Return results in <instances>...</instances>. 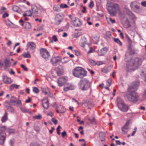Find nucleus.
<instances>
[{"label": "nucleus", "instance_id": "obj_1", "mask_svg": "<svg viewBox=\"0 0 146 146\" xmlns=\"http://www.w3.org/2000/svg\"><path fill=\"white\" fill-rule=\"evenodd\" d=\"M124 97L129 101L135 103L139 99V97L138 94L134 91L129 90L124 95Z\"/></svg>", "mask_w": 146, "mask_h": 146}, {"label": "nucleus", "instance_id": "obj_2", "mask_svg": "<svg viewBox=\"0 0 146 146\" xmlns=\"http://www.w3.org/2000/svg\"><path fill=\"white\" fill-rule=\"evenodd\" d=\"M78 88L80 90L86 91L89 88L91 89V83L89 80L86 78L80 80L78 84Z\"/></svg>", "mask_w": 146, "mask_h": 146}, {"label": "nucleus", "instance_id": "obj_3", "mask_svg": "<svg viewBox=\"0 0 146 146\" xmlns=\"http://www.w3.org/2000/svg\"><path fill=\"white\" fill-rule=\"evenodd\" d=\"M86 72L83 68L80 67H76L72 72L73 75L74 76L80 78L86 76Z\"/></svg>", "mask_w": 146, "mask_h": 146}, {"label": "nucleus", "instance_id": "obj_4", "mask_svg": "<svg viewBox=\"0 0 146 146\" xmlns=\"http://www.w3.org/2000/svg\"><path fill=\"white\" fill-rule=\"evenodd\" d=\"M117 105L121 111L126 112L128 111L129 108L128 106L125 104L121 98H117Z\"/></svg>", "mask_w": 146, "mask_h": 146}, {"label": "nucleus", "instance_id": "obj_5", "mask_svg": "<svg viewBox=\"0 0 146 146\" xmlns=\"http://www.w3.org/2000/svg\"><path fill=\"white\" fill-rule=\"evenodd\" d=\"M107 7L110 14L115 16L116 14L117 10L119 8V5L117 4L109 3H108Z\"/></svg>", "mask_w": 146, "mask_h": 146}, {"label": "nucleus", "instance_id": "obj_6", "mask_svg": "<svg viewBox=\"0 0 146 146\" xmlns=\"http://www.w3.org/2000/svg\"><path fill=\"white\" fill-rule=\"evenodd\" d=\"M124 67L125 70L129 72L134 71L136 69L131 59L127 61Z\"/></svg>", "mask_w": 146, "mask_h": 146}, {"label": "nucleus", "instance_id": "obj_7", "mask_svg": "<svg viewBox=\"0 0 146 146\" xmlns=\"http://www.w3.org/2000/svg\"><path fill=\"white\" fill-rule=\"evenodd\" d=\"M130 7L131 9L134 11L138 13L140 12L141 9L138 5V3L136 1H133L131 3Z\"/></svg>", "mask_w": 146, "mask_h": 146}, {"label": "nucleus", "instance_id": "obj_8", "mask_svg": "<svg viewBox=\"0 0 146 146\" xmlns=\"http://www.w3.org/2000/svg\"><path fill=\"white\" fill-rule=\"evenodd\" d=\"M40 53L41 56L46 60H47L50 56V53L46 48H40Z\"/></svg>", "mask_w": 146, "mask_h": 146}, {"label": "nucleus", "instance_id": "obj_9", "mask_svg": "<svg viewBox=\"0 0 146 146\" xmlns=\"http://www.w3.org/2000/svg\"><path fill=\"white\" fill-rule=\"evenodd\" d=\"M139 84V82L138 81L134 82L132 83L131 86H129L128 90L135 92L137 89Z\"/></svg>", "mask_w": 146, "mask_h": 146}, {"label": "nucleus", "instance_id": "obj_10", "mask_svg": "<svg viewBox=\"0 0 146 146\" xmlns=\"http://www.w3.org/2000/svg\"><path fill=\"white\" fill-rule=\"evenodd\" d=\"M131 59L132 62H133L134 64L135 67L136 69L137 68L138 66L141 65L142 61L140 58H136L134 59Z\"/></svg>", "mask_w": 146, "mask_h": 146}, {"label": "nucleus", "instance_id": "obj_11", "mask_svg": "<svg viewBox=\"0 0 146 146\" xmlns=\"http://www.w3.org/2000/svg\"><path fill=\"white\" fill-rule=\"evenodd\" d=\"M64 17V15L63 14L59 13L57 14L56 16V23L57 25H59L62 21Z\"/></svg>", "mask_w": 146, "mask_h": 146}, {"label": "nucleus", "instance_id": "obj_12", "mask_svg": "<svg viewBox=\"0 0 146 146\" xmlns=\"http://www.w3.org/2000/svg\"><path fill=\"white\" fill-rule=\"evenodd\" d=\"M61 60V58L59 56H57L52 58L50 62L52 64L56 66L58 64Z\"/></svg>", "mask_w": 146, "mask_h": 146}, {"label": "nucleus", "instance_id": "obj_13", "mask_svg": "<svg viewBox=\"0 0 146 146\" xmlns=\"http://www.w3.org/2000/svg\"><path fill=\"white\" fill-rule=\"evenodd\" d=\"M68 80V78L66 76H63L59 78L58 82L59 86H61L66 83Z\"/></svg>", "mask_w": 146, "mask_h": 146}, {"label": "nucleus", "instance_id": "obj_14", "mask_svg": "<svg viewBox=\"0 0 146 146\" xmlns=\"http://www.w3.org/2000/svg\"><path fill=\"white\" fill-rule=\"evenodd\" d=\"M135 50L134 47L132 45L129 46L128 52L126 53L127 55H132L135 54Z\"/></svg>", "mask_w": 146, "mask_h": 146}, {"label": "nucleus", "instance_id": "obj_15", "mask_svg": "<svg viewBox=\"0 0 146 146\" xmlns=\"http://www.w3.org/2000/svg\"><path fill=\"white\" fill-rule=\"evenodd\" d=\"M42 104L43 107L46 109H47L49 107L48 101L46 98H44L42 101Z\"/></svg>", "mask_w": 146, "mask_h": 146}, {"label": "nucleus", "instance_id": "obj_16", "mask_svg": "<svg viewBox=\"0 0 146 146\" xmlns=\"http://www.w3.org/2000/svg\"><path fill=\"white\" fill-rule=\"evenodd\" d=\"M56 111L58 113H63L65 112L66 110L61 106H56Z\"/></svg>", "mask_w": 146, "mask_h": 146}, {"label": "nucleus", "instance_id": "obj_17", "mask_svg": "<svg viewBox=\"0 0 146 146\" xmlns=\"http://www.w3.org/2000/svg\"><path fill=\"white\" fill-rule=\"evenodd\" d=\"M74 89V87L73 85L68 84L65 86L64 88V90L65 92H67L69 90H73Z\"/></svg>", "mask_w": 146, "mask_h": 146}, {"label": "nucleus", "instance_id": "obj_18", "mask_svg": "<svg viewBox=\"0 0 146 146\" xmlns=\"http://www.w3.org/2000/svg\"><path fill=\"white\" fill-rule=\"evenodd\" d=\"M108 50V48L106 47H104L102 48L100 50V51L98 52V55L100 56L105 55L107 52Z\"/></svg>", "mask_w": 146, "mask_h": 146}, {"label": "nucleus", "instance_id": "obj_19", "mask_svg": "<svg viewBox=\"0 0 146 146\" xmlns=\"http://www.w3.org/2000/svg\"><path fill=\"white\" fill-rule=\"evenodd\" d=\"M6 137V135L5 133H2L0 134V144L2 145L4 143Z\"/></svg>", "mask_w": 146, "mask_h": 146}, {"label": "nucleus", "instance_id": "obj_20", "mask_svg": "<svg viewBox=\"0 0 146 146\" xmlns=\"http://www.w3.org/2000/svg\"><path fill=\"white\" fill-rule=\"evenodd\" d=\"M5 67L4 68L6 70L9 67L11 66V62L10 60L7 58H5L4 60Z\"/></svg>", "mask_w": 146, "mask_h": 146}, {"label": "nucleus", "instance_id": "obj_21", "mask_svg": "<svg viewBox=\"0 0 146 146\" xmlns=\"http://www.w3.org/2000/svg\"><path fill=\"white\" fill-rule=\"evenodd\" d=\"M38 9L37 7L35 5H33L31 6V10L32 12L36 16H38Z\"/></svg>", "mask_w": 146, "mask_h": 146}, {"label": "nucleus", "instance_id": "obj_22", "mask_svg": "<svg viewBox=\"0 0 146 146\" xmlns=\"http://www.w3.org/2000/svg\"><path fill=\"white\" fill-rule=\"evenodd\" d=\"M3 78L4 82L6 84H10L11 83V79L7 76H3Z\"/></svg>", "mask_w": 146, "mask_h": 146}, {"label": "nucleus", "instance_id": "obj_23", "mask_svg": "<svg viewBox=\"0 0 146 146\" xmlns=\"http://www.w3.org/2000/svg\"><path fill=\"white\" fill-rule=\"evenodd\" d=\"M87 40L86 38L84 36L82 38L81 40L80 46L81 47H84L86 44H87Z\"/></svg>", "mask_w": 146, "mask_h": 146}, {"label": "nucleus", "instance_id": "obj_24", "mask_svg": "<svg viewBox=\"0 0 146 146\" xmlns=\"http://www.w3.org/2000/svg\"><path fill=\"white\" fill-rule=\"evenodd\" d=\"M58 70L57 71V73L58 75L60 76L62 75L63 74L64 71L62 66H60L58 67Z\"/></svg>", "mask_w": 146, "mask_h": 146}, {"label": "nucleus", "instance_id": "obj_25", "mask_svg": "<svg viewBox=\"0 0 146 146\" xmlns=\"http://www.w3.org/2000/svg\"><path fill=\"white\" fill-rule=\"evenodd\" d=\"M127 14L130 19H135V15L129 10H128L127 11Z\"/></svg>", "mask_w": 146, "mask_h": 146}, {"label": "nucleus", "instance_id": "obj_26", "mask_svg": "<svg viewBox=\"0 0 146 146\" xmlns=\"http://www.w3.org/2000/svg\"><path fill=\"white\" fill-rule=\"evenodd\" d=\"M78 23H76V21H77V20L76 19L74 20V25L76 27H80L82 25V21H81L80 19H78Z\"/></svg>", "mask_w": 146, "mask_h": 146}, {"label": "nucleus", "instance_id": "obj_27", "mask_svg": "<svg viewBox=\"0 0 146 146\" xmlns=\"http://www.w3.org/2000/svg\"><path fill=\"white\" fill-rule=\"evenodd\" d=\"M12 8L13 10L15 12H17L19 13H21V11L19 8L16 5L13 6H12Z\"/></svg>", "mask_w": 146, "mask_h": 146}, {"label": "nucleus", "instance_id": "obj_28", "mask_svg": "<svg viewBox=\"0 0 146 146\" xmlns=\"http://www.w3.org/2000/svg\"><path fill=\"white\" fill-rule=\"evenodd\" d=\"M7 119V113L5 112L4 115L2 117L1 119L2 122H5Z\"/></svg>", "mask_w": 146, "mask_h": 146}, {"label": "nucleus", "instance_id": "obj_29", "mask_svg": "<svg viewBox=\"0 0 146 146\" xmlns=\"http://www.w3.org/2000/svg\"><path fill=\"white\" fill-rule=\"evenodd\" d=\"M28 44H29V46L30 47L31 49L33 50L36 48L35 44L34 42H30Z\"/></svg>", "mask_w": 146, "mask_h": 146}, {"label": "nucleus", "instance_id": "obj_30", "mask_svg": "<svg viewBox=\"0 0 146 146\" xmlns=\"http://www.w3.org/2000/svg\"><path fill=\"white\" fill-rule=\"evenodd\" d=\"M19 85L13 84L11 85L10 86V89L11 90H12L13 89L15 88L17 89L19 88Z\"/></svg>", "mask_w": 146, "mask_h": 146}, {"label": "nucleus", "instance_id": "obj_31", "mask_svg": "<svg viewBox=\"0 0 146 146\" xmlns=\"http://www.w3.org/2000/svg\"><path fill=\"white\" fill-rule=\"evenodd\" d=\"M129 121H127L126 122L125 124L123 127L125 128V129H127L129 130L130 129V127L129 126Z\"/></svg>", "mask_w": 146, "mask_h": 146}, {"label": "nucleus", "instance_id": "obj_32", "mask_svg": "<svg viewBox=\"0 0 146 146\" xmlns=\"http://www.w3.org/2000/svg\"><path fill=\"white\" fill-rule=\"evenodd\" d=\"M26 13H24L23 14V16L24 17H25L26 16H28L29 17H31L32 16V13L30 10L26 11Z\"/></svg>", "mask_w": 146, "mask_h": 146}, {"label": "nucleus", "instance_id": "obj_33", "mask_svg": "<svg viewBox=\"0 0 146 146\" xmlns=\"http://www.w3.org/2000/svg\"><path fill=\"white\" fill-rule=\"evenodd\" d=\"M111 34L110 31H108L106 34V38L107 39L110 38L111 36Z\"/></svg>", "mask_w": 146, "mask_h": 146}, {"label": "nucleus", "instance_id": "obj_34", "mask_svg": "<svg viewBox=\"0 0 146 146\" xmlns=\"http://www.w3.org/2000/svg\"><path fill=\"white\" fill-rule=\"evenodd\" d=\"M88 119L91 123L95 124L96 123V120L94 117L92 118H88Z\"/></svg>", "mask_w": 146, "mask_h": 146}, {"label": "nucleus", "instance_id": "obj_35", "mask_svg": "<svg viewBox=\"0 0 146 146\" xmlns=\"http://www.w3.org/2000/svg\"><path fill=\"white\" fill-rule=\"evenodd\" d=\"M6 129V127L5 126H0V134L3 133Z\"/></svg>", "mask_w": 146, "mask_h": 146}, {"label": "nucleus", "instance_id": "obj_36", "mask_svg": "<svg viewBox=\"0 0 146 146\" xmlns=\"http://www.w3.org/2000/svg\"><path fill=\"white\" fill-rule=\"evenodd\" d=\"M111 68L110 67H108L107 68H104L102 69L101 71L102 72L105 73H106L109 71L111 70Z\"/></svg>", "mask_w": 146, "mask_h": 146}, {"label": "nucleus", "instance_id": "obj_37", "mask_svg": "<svg viewBox=\"0 0 146 146\" xmlns=\"http://www.w3.org/2000/svg\"><path fill=\"white\" fill-rule=\"evenodd\" d=\"M38 11H39L38 14H41L44 13V9L42 6H40L38 9Z\"/></svg>", "mask_w": 146, "mask_h": 146}, {"label": "nucleus", "instance_id": "obj_38", "mask_svg": "<svg viewBox=\"0 0 146 146\" xmlns=\"http://www.w3.org/2000/svg\"><path fill=\"white\" fill-rule=\"evenodd\" d=\"M17 99L14 96H11L10 99V102L12 103H15L16 102Z\"/></svg>", "mask_w": 146, "mask_h": 146}, {"label": "nucleus", "instance_id": "obj_39", "mask_svg": "<svg viewBox=\"0 0 146 146\" xmlns=\"http://www.w3.org/2000/svg\"><path fill=\"white\" fill-rule=\"evenodd\" d=\"M53 9L54 11L57 12H60V11L58 5L57 6L56 5H54L53 7Z\"/></svg>", "mask_w": 146, "mask_h": 146}, {"label": "nucleus", "instance_id": "obj_40", "mask_svg": "<svg viewBox=\"0 0 146 146\" xmlns=\"http://www.w3.org/2000/svg\"><path fill=\"white\" fill-rule=\"evenodd\" d=\"M23 56L25 58H30L31 57L30 54L29 53H24L23 54Z\"/></svg>", "mask_w": 146, "mask_h": 146}, {"label": "nucleus", "instance_id": "obj_41", "mask_svg": "<svg viewBox=\"0 0 146 146\" xmlns=\"http://www.w3.org/2000/svg\"><path fill=\"white\" fill-rule=\"evenodd\" d=\"M113 40L115 42L119 44L120 45H122V42L118 38H113Z\"/></svg>", "mask_w": 146, "mask_h": 146}, {"label": "nucleus", "instance_id": "obj_42", "mask_svg": "<svg viewBox=\"0 0 146 146\" xmlns=\"http://www.w3.org/2000/svg\"><path fill=\"white\" fill-rule=\"evenodd\" d=\"M31 28V26L29 22H26L25 23V29H29Z\"/></svg>", "mask_w": 146, "mask_h": 146}, {"label": "nucleus", "instance_id": "obj_43", "mask_svg": "<svg viewBox=\"0 0 146 146\" xmlns=\"http://www.w3.org/2000/svg\"><path fill=\"white\" fill-rule=\"evenodd\" d=\"M7 110L11 113H14V110L13 108L11 106L9 107Z\"/></svg>", "mask_w": 146, "mask_h": 146}, {"label": "nucleus", "instance_id": "obj_44", "mask_svg": "<svg viewBox=\"0 0 146 146\" xmlns=\"http://www.w3.org/2000/svg\"><path fill=\"white\" fill-rule=\"evenodd\" d=\"M99 136L100 139L103 138L105 137V133L101 131L99 133Z\"/></svg>", "mask_w": 146, "mask_h": 146}, {"label": "nucleus", "instance_id": "obj_45", "mask_svg": "<svg viewBox=\"0 0 146 146\" xmlns=\"http://www.w3.org/2000/svg\"><path fill=\"white\" fill-rule=\"evenodd\" d=\"M82 34V33L81 32H78L77 33H75L74 34L73 36L74 38H77L81 35Z\"/></svg>", "mask_w": 146, "mask_h": 146}, {"label": "nucleus", "instance_id": "obj_46", "mask_svg": "<svg viewBox=\"0 0 146 146\" xmlns=\"http://www.w3.org/2000/svg\"><path fill=\"white\" fill-rule=\"evenodd\" d=\"M122 131L123 134L125 135L128 133L129 130L127 129H125V128L122 127Z\"/></svg>", "mask_w": 146, "mask_h": 146}, {"label": "nucleus", "instance_id": "obj_47", "mask_svg": "<svg viewBox=\"0 0 146 146\" xmlns=\"http://www.w3.org/2000/svg\"><path fill=\"white\" fill-rule=\"evenodd\" d=\"M33 118L34 119H41L42 116L40 115L39 114L37 115L33 116Z\"/></svg>", "mask_w": 146, "mask_h": 146}, {"label": "nucleus", "instance_id": "obj_48", "mask_svg": "<svg viewBox=\"0 0 146 146\" xmlns=\"http://www.w3.org/2000/svg\"><path fill=\"white\" fill-rule=\"evenodd\" d=\"M112 80L111 78L109 79L107 81V85L109 87L111 84Z\"/></svg>", "mask_w": 146, "mask_h": 146}, {"label": "nucleus", "instance_id": "obj_49", "mask_svg": "<svg viewBox=\"0 0 146 146\" xmlns=\"http://www.w3.org/2000/svg\"><path fill=\"white\" fill-rule=\"evenodd\" d=\"M126 38L129 43V46L131 44L132 41L130 38L127 36H126Z\"/></svg>", "mask_w": 146, "mask_h": 146}, {"label": "nucleus", "instance_id": "obj_50", "mask_svg": "<svg viewBox=\"0 0 146 146\" xmlns=\"http://www.w3.org/2000/svg\"><path fill=\"white\" fill-rule=\"evenodd\" d=\"M33 92L36 94L38 93L39 91V89L36 87L33 88Z\"/></svg>", "mask_w": 146, "mask_h": 146}, {"label": "nucleus", "instance_id": "obj_51", "mask_svg": "<svg viewBox=\"0 0 146 146\" xmlns=\"http://www.w3.org/2000/svg\"><path fill=\"white\" fill-rule=\"evenodd\" d=\"M89 61L91 64L93 66H95L96 64L95 61L92 60H89Z\"/></svg>", "mask_w": 146, "mask_h": 146}, {"label": "nucleus", "instance_id": "obj_52", "mask_svg": "<svg viewBox=\"0 0 146 146\" xmlns=\"http://www.w3.org/2000/svg\"><path fill=\"white\" fill-rule=\"evenodd\" d=\"M52 40H51V42H53V41H54V42H56L58 40V39L57 38L56 36L54 35L52 37Z\"/></svg>", "mask_w": 146, "mask_h": 146}, {"label": "nucleus", "instance_id": "obj_53", "mask_svg": "<svg viewBox=\"0 0 146 146\" xmlns=\"http://www.w3.org/2000/svg\"><path fill=\"white\" fill-rule=\"evenodd\" d=\"M29 146H41L39 144L36 143H31Z\"/></svg>", "mask_w": 146, "mask_h": 146}, {"label": "nucleus", "instance_id": "obj_54", "mask_svg": "<svg viewBox=\"0 0 146 146\" xmlns=\"http://www.w3.org/2000/svg\"><path fill=\"white\" fill-rule=\"evenodd\" d=\"M7 131L9 133H13L15 132V130L14 129H10V128L8 129L7 130Z\"/></svg>", "mask_w": 146, "mask_h": 146}, {"label": "nucleus", "instance_id": "obj_55", "mask_svg": "<svg viewBox=\"0 0 146 146\" xmlns=\"http://www.w3.org/2000/svg\"><path fill=\"white\" fill-rule=\"evenodd\" d=\"M60 7L61 8H68V6L66 4H62L60 5Z\"/></svg>", "mask_w": 146, "mask_h": 146}, {"label": "nucleus", "instance_id": "obj_56", "mask_svg": "<svg viewBox=\"0 0 146 146\" xmlns=\"http://www.w3.org/2000/svg\"><path fill=\"white\" fill-rule=\"evenodd\" d=\"M94 1H90V4H89V7L91 8H92L94 7Z\"/></svg>", "mask_w": 146, "mask_h": 146}, {"label": "nucleus", "instance_id": "obj_57", "mask_svg": "<svg viewBox=\"0 0 146 146\" xmlns=\"http://www.w3.org/2000/svg\"><path fill=\"white\" fill-rule=\"evenodd\" d=\"M51 120L52 121H53L54 122V123L55 125L57 124L58 121L56 119H55L54 118H52L51 119Z\"/></svg>", "mask_w": 146, "mask_h": 146}, {"label": "nucleus", "instance_id": "obj_58", "mask_svg": "<svg viewBox=\"0 0 146 146\" xmlns=\"http://www.w3.org/2000/svg\"><path fill=\"white\" fill-rule=\"evenodd\" d=\"M141 5L142 6L144 7H146V1H145L142 2L141 3Z\"/></svg>", "mask_w": 146, "mask_h": 146}, {"label": "nucleus", "instance_id": "obj_59", "mask_svg": "<svg viewBox=\"0 0 146 146\" xmlns=\"http://www.w3.org/2000/svg\"><path fill=\"white\" fill-rule=\"evenodd\" d=\"M62 134V137H64L66 135V133L65 131H64L62 132L61 133Z\"/></svg>", "mask_w": 146, "mask_h": 146}, {"label": "nucleus", "instance_id": "obj_60", "mask_svg": "<svg viewBox=\"0 0 146 146\" xmlns=\"http://www.w3.org/2000/svg\"><path fill=\"white\" fill-rule=\"evenodd\" d=\"M82 7H83V10L81 11V12L83 13H86V7H83V5L81 6Z\"/></svg>", "mask_w": 146, "mask_h": 146}, {"label": "nucleus", "instance_id": "obj_61", "mask_svg": "<svg viewBox=\"0 0 146 146\" xmlns=\"http://www.w3.org/2000/svg\"><path fill=\"white\" fill-rule=\"evenodd\" d=\"M14 141L13 140H10L9 141L10 145L11 146H13Z\"/></svg>", "mask_w": 146, "mask_h": 146}, {"label": "nucleus", "instance_id": "obj_62", "mask_svg": "<svg viewBox=\"0 0 146 146\" xmlns=\"http://www.w3.org/2000/svg\"><path fill=\"white\" fill-rule=\"evenodd\" d=\"M21 67L25 71H27L28 70L27 68L25 67L23 65L21 64Z\"/></svg>", "mask_w": 146, "mask_h": 146}, {"label": "nucleus", "instance_id": "obj_63", "mask_svg": "<svg viewBox=\"0 0 146 146\" xmlns=\"http://www.w3.org/2000/svg\"><path fill=\"white\" fill-rule=\"evenodd\" d=\"M16 103L18 105H21L22 104L21 102L19 100H17Z\"/></svg>", "mask_w": 146, "mask_h": 146}, {"label": "nucleus", "instance_id": "obj_64", "mask_svg": "<svg viewBox=\"0 0 146 146\" xmlns=\"http://www.w3.org/2000/svg\"><path fill=\"white\" fill-rule=\"evenodd\" d=\"M9 16V14L7 13H5L3 15V18H5L6 17H8Z\"/></svg>", "mask_w": 146, "mask_h": 146}]
</instances>
